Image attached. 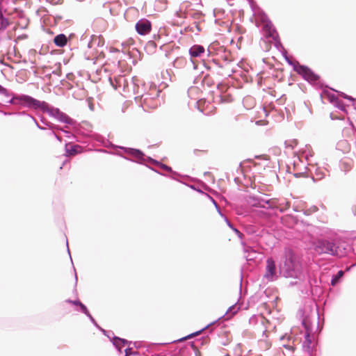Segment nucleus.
Masks as SVG:
<instances>
[{
	"label": "nucleus",
	"instance_id": "obj_1",
	"mask_svg": "<svg viewBox=\"0 0 356 356\" xmlns=\"http://www.w3.org/2000/svg\"><path fill=\"white\" fill-rule=\"evenodd\" d=\"M119 148L120 149H122L124 154H126L127 155L131 157V158H129L128 156H122L120 154H118L120 156H121L124 159L131 161L132 162H135V163H137L139 164L145 165L149 169L154 171L155 172H156L159 175H163V173H161L157 170H155L154 168L146 165V163H149L152 165H154L160 168L161 170H163L165 172H170L171 175L170 177L173 179L177 180V178L175 177V176H179V175L177 172L173 171L170 166H168L164 163H162L161 162H160L150 156H146L145 154V153L143 151H141L140 149H136V148H132V147H122V146L119 147Z\"/></svg>",
	"mask_w": 356,
	"mask_h": 356
},
{
	"label": "nucleus",
	"instance_id": "obj_2",
	"mask_svg": "<svg viewBox=\"0 0 356 356\" xmlns=\"http://www.w3.org/2000/svg\"><path fill=\"white\" fill-rule=\"evenodd\" d=\"M302 264L300 257L291 248L284 250L283 264L280 266V273L285 277L298 278L301 274Z\"/></svg>",
	"mask_w": 356,
	"mask_h": 356
},
{
	"label": "nucleus",
	"instance_id": "obj_3",
	"mask_svg": "<svg viewBox=\"0 0 356 356\" xmlns=\"http://www.w3.org/2000/svg\"><path fill=\"white\" fill-rule=\"evenodd\" d=\"M286 62L293 67V70L300 75L305 81L309 83L321 87L320 76L316 74L311 68L307 65H301L298 61H293L289 56L286 50L281 53Z\"/></svg>",
	"mask_w": 356,
	"mask_h": 356
},
{
	"label": "nucleus",
	"instance_id": "obj_4",
	"mask_svg": "<svg viewBox=\"0 0 356 356\" xmlns=\"http://www.w3.org/2000/svg\"><path fill=\"white\" fill-rule=\"evenodd\" d=\"M18 100L24 104V107L47 113L49 115L54 118H56L61 111L58 108L50 106L47 102L40 101L30 95L22 96Z\"/></svg>",
	"mask_w": 356,
	"mask_h": 356
},
{
	"label": "nucleus",
	"instance_id": "obj_5",
	"mask_svg": "<svg viewBox=\"0 0 356 356\" xmlns=\"http://www.w3.org/2000/svg\"><path fill=\"white\" fill-rule=\"evenodd\" d=\"M131 85L134 94L136 95L135 98H140L144 103H147L149 99L158 97L160 93V91L156 88L151 90V92H146L147 87L145 83L136 76L131 78Z\"/></svg>",
	"mask_w": 356,
	"mask_h": 356
},
{
	"label": "nucleus",
	"instance_id": "obj_6",
	"mask_svg": "<svg viewBox=\"0 0 356 356\" xmlns=\"http://www.w3.org/2000/svg\"><path fill=\"white\" fill-rule=\"evenodd\" d=\"M269 195L267 194L250 195L248 202L250 204L254 207H261L267 209L275 206V200L268 198Z\"/></svg>",
	"mask_w": 356,
	"mask_h": 356
},
{
	"label": "nucleus",
	"instance_id": "obj_7",
	"mask_svg": "<svg viewBox=\"0 0 356 356\" xmlns=\"http://www.w3.org/2000/svg\"><path fill=\"white\" fill-rule=\"evenodd\" d=\"M338 247L334 241L326 239H318L314 243V250L319 254H326L332 256H337Z\"/></svg>",
	"mask_w": 356,
	"mask_h": 356
},
{
	"label": "nucleus",
	"instance_id": "obj_8",
	"mask_svg": "<svg viewBox=\"0 0 356 356\" xmlns=\"http://www.w3.org/2000/svg\"><path fill=\"white\" fill-rule=\"evenodd\" d=\"M108 81L115 90L122 88L123 92H129L131 89V78L128 79L124 75L110 76Z\"/></svg>",
	"mask_w": 356,
	"mask_h": 356
},
{
	"label": "nucleus",
	"instance_id": "obj_9",
	"mask_svg": "<svg viewBox=\"0 0 356 356\" xmlns=\"http://www.w3.org/2000/svg\"><path fill=\"white\" fill-rule=\"evenodd\" d=\"M0 94L8 99L6 101L7 104L19 107H24V104L21 103L18 99L21 98L22 96H29V95L26 94L15 93L1 85H0Z\"/></svg>",
	"mask_w": 356,
	"mask_h": 356
},
{
	"label": "nucleus",
	"instance_id": "obj_10",
	"mask_svg": "<svg viewBox=\"0 0 356 356\" xmlns=\"http://www.w3.org/2000/svg\"><path fill=\"white\" fill-rule=\"evenodd\" d=\"M264 277L268 282L275 281L278 278L275 261L272 257L268 258L266 260V272Z\"/></svg>",
	"mask_w": 356,
	"mask_h": 356
},
{
	"label": "nucleus",
	"instance_id": "obj_11",
	"mask_svg": "<svg viewBox=\"0 0 356 356\" xmlns=\"http://www.w3.org/2000/svg\"><path fill=\"white\" fill-rule=\"evenodd\" d=\"M237 310L235 309V306L234 305H232L231 307H229V309H227V311L226 312V313L223 315V316H221L220 317H219L217 320L210 323L209 324H208L207 325H206L204 328H202V330L197 331V332H195L194 333H192L189 335H188L187 337H184L181 339H179V341H182L185 339H190L193 336H197L198 335L200 332H202L203 330H207V329H209L211 327H213V325H215L216 324L218 323L219 321L222 319V318H225V316L229 314H231L232 315H234L236 313Z\"/></svg>",
	"mask_w": 356,
	"mask_h": 356
},
{
	"label": "nucleus",
	"instance_id": "obj_12",
	"mask_svg": "<svg viewBox=\"0 0 356 356\" xmlns=\"http://www.w3.org/2000/svg\"><path fill=\"white\" fill-rule=\"evenodd\" d=\"M135 28L139 35H145L151 31L152 23L145 18L140 19L136 22Z\"/></svg>",
	"mask_w": 356,
	"mask_h": 356
},
{
	"label": "nucleus",
	"instance_id": "obj_13",
	"mask_svg": "<svg viewBox=\"0 0 356 356\" xmlns=\"http://www.w3.org/2000/svg\"><path fill=\"white\" fill-rule=\"evenodd\" d=\"M264 30L266 33V37L268 38H272L273 40H275V36L276 35H279L272 22L264 15Z\"/></svg>",
	"mask_w": 356,
	"mask_h": 356
},
{
	"label": "nucleus",
	"instance_id": "obj_14",
	"mask_svg": "<svg viewBox=\"0 0 356 356\" xmlns=\"http://www.w3.org/2000/svg\"><path fill=\"white\" fill-rule=\"evenodd\" d=\"M74 34L71 33L69 37H67L64 33H59L56 35L54 38V43L56 47H64L66 46L68 43V42L70 40V39L73 37Z\"/></svg>",
	"mask_w": 356,
	"mask_h": 356
},
{
	"label": "nucleus",
	"instance_id": "obj_15",
	"mask_svg": "<svg viewBox=\"0 0 356 356\" xmlns=\"http://www.w3.org/2000/svg\"><path fill=\"white\" fill-rule=\"evenodd\" d=\"M227 87L221 83L218 85V90L220 91V94L216 97V99H219V102L221 103H227L232 101V97L230 95L225 93Z\"/></svg>",
	"mask_w": 356,
	"mask_h": 356
},
{
	"label": "nucleus",
	"instance_id": "obj_16",
	"mask_svg": "<svg viewBox=\"0 0 356 356\" xmlns=\"http://www.w3.org/2000/svg\"><path fill=\"white\" fill-rule=\"evenodd\" d=\"M66 302L69 304H72L73 305H75L78 307V308L76 309L77 312H80L83 314H84L86 316H89L90 315V313L87 308V307L79 300H71V299H67L65 300Z\"/></svg>",
	"mask_w": 356,
	"mask_h": 356
},
{
	"label": "nucleus",
	"instance_id": "obj_17",
	"mask_svg": "<svg viewBox=\"0 0 356 356\" xmlns=\"http://www.w3.org/2000/svg\"><path fill=\"white\" fill-rule=\"evenodd\" d=\"M104 45V40L101 35H92L90 40L88 43V49L102 47Z\"/></svg>",
	"mask_w": 356,
	"mask_h": 356
},
{
	"label": "nucleus",
	"instance_id": "obj_18",
	"mask_svg": "<svg viewBox=\"0 0 356 356\" xmlns=\"http://www.w3.org/2000/svg\"><path fill=\"white\" fill-rule=\"evenodd\" d=\"M241 244L243 246V250L245 253H248V254L245 256L246 259L248 261H252L255 258V254L257 252L254 250L252 247L248 245L245 241H243V239H241Z\"/></svg>",
	"mask_w": 356,
	"mask_h": 356
},
{
	"label": "nucleus",
	"instance_id": "obj_19",
	"mask_svg": "<svg viewBox=\"0 0 356 356\" xmlns=\"http://www.w3.org/2000/svg\"><path fill=\"white\" fill-rule=\"evenodd\" d=\"M205 53L204 47L200 44L193 45L189 49V54L191 58H195L202 56Z\"/></svg>",
	"mask_w": 356,
	"mask_h": 356
},
{
	"label": "nucleus",
	"instance_id": "obj_20",
	"mask_svg": "<svg viewBox=\"0 0 356 356\" xmlns=\"http://www.w3.org/2000/svg\"><path fill=\"white\" fill-rule=\"evenodd\" d=\"M327 98L329 102L334 104L335 107L346 113L347 112L343 103L338 98L337 95L334 94L328 93Z\"/></svg>",
	"mask_w": 356,
	"mask_h": 356
},
{
	"label": "nucleus",
	"instance_id": "obj_21",
	"mask_svg": "<svg viewBox=\"0 0 356 356\" xmlns=\"http://www.w3.org/2000/svg\"><path fill=\"white\" fill-rule=\"evenodd\" d=\"M81 147L78 145H72L70 143H66L65 147V156H74L80 152Z\"/></svg>",
	"mask_w": 356,
	"mask_h": 356
},
{
	"label": "nucleus",
	"instance_id": "obj_22",
	"mask_svg": "<svg viewBox=\"0 0 356 356\" xmlns=\"http://www.w3.org/2000/svg\"><path fill=\"white\" fill-rule=\"evenodd\" d=\"M56 119L60 122L70 125H74L76 124V121L74 119L71 118L69 115L62 111H60Z\"/></svg>",
	"mask_w": 356,
	"mask_h": 356
},
{
	"label": "nucleus",
	"instance_id": "obj_23",
	"mask_svg": "<svg viewBox=\"0 0 356 356\" xmlns=\"http://www.w3.org/2000/svg\"><path fill=\"white\" fill-rule=\"evenodd\" d=\"M290 207L289 202H280L278 200H275V206L271 208L273 211H279L280 213H283L286 211Z\"/></svg>",
	"mask_w": 356,
	"mask_h": 356
},
{
	"label": "nucleus",
	"instance_id": "obj_24",
	"mask_svg": "<svg viewBox=\"0 0 356 356\" xmlns=\"http://www.w3.org/2000/svg\"><path fill=\"white\" fill-rule=\"evenodd\" d=\"M313 168H314V175L312 176V179L314 181H315L316 180L322 179L326 175L325 172H328L327 169L323 170L319 167L314 166H313Z\"/></svg>",
	"mask_w": 356,
	"mask_h": 356
},
{
	"label": "nucleus",
	"instance_id": "obj_25",
	"mask_svg": "<svg viewBox=\"0 0 356 356\" xmlns=\"http://www.w3.org/2000/svg\"><path fill=\"white\" fill-rule=\"evenodd\" d=\"M344 274L345 271L340 270L337 273V274L332 275L330 282L331 285L332 286H335L339 283H341L344 276Z\"/></svg>",
	"mask_w": 356,
	"mask_h": 356
},
{
	"label": "nucleus",
	"instance_id": "obj_26",
	"mask_svg": "<svg viewBox=\"0 0 356 356\" xmlns=\"http://www.w3.org/2000/svg\"><path fill=\"white\" fill-rule=\"evenodd\" d=\"M145 49L146 52L149 54H154L156 49V44L155 41L149 40L145 46Z\"/></svg>",
	"mask_w": 356,
	"mask_h": 356
},
{
	"label": "nucleus",
	"instance_id": "obj_27",
	"mask_svg": "<svg viewBox=\"0 0 356 356\" xmlns=\"http://www.w3.org/2000/svg\"><path fill=\"white\" fill-rule=\"evenodd\" d=\"M224 220L226 222L228 227H230L234 232L237 236L240 239H243L244 235L230 222V220L227 218V216H224Z\"/></svg>",
	"mask_w": 356,
	"mask_h": 356
},
{
	"label": "nucleus",
	"instance_id": "obj_28",
	"mask_svg": "<svg viewBox=\"0 0 356 356\" xmlns=\"http://www.w3.org/2000/svg\"><path fill=\"white\" fill-rule=\"evenodd\" d=\"M304 166H306L299 157H297V160L293 161V170L295 171H304Z\"/></svg>",
	"mask_w": 356,
	"mask_h": 356
},
{
	"label": "nucleus",
	"instance_id": "obj_29",
	"mask_svg": "<svg viewBox=\"0 0 356 356\" xmlns=\"http://www.w3.org/2000/svg\"><path fill=\"white\" fill-rule=\"evenodd\" d=\"M112 339H113V345L114 346H117V345H116L117 341H120V343H121V345H122V348L123 346H124L125 345H127V344H129H129H131V343H132V342H131V341H128V340H127V339H122V338H120V337H117V336H115V334H114V336H113Z\"/></svg>",
	"mask_w": 356,
	"mask_h": 356
},
{
	"label": "nucleus",
	"instance_id": "obj_30",
	"mask_svg": "<svg viewBox=\"0 0 356 356\" xmlns=\"http://www.w3.org/2000/svg\"><path fill=\"white\" fill-rule=\"evenodd\" d=\"M225 65H220L218 60H213V63H214L216 65L218 66L219 67L224 68V69L227 71V72H226V73H225V74H226V75L230 76V74H229V71H231L232 73L236 72V70H230V69L229 68V67H228L229 61H228L227 60H225Z\"/></svg>",
	"mask_w": 356,
	"mask_h": 356
},
{
	"label": "nucleus",
	"instance_id": "obj_31",
	"mask_svg": "<svg viewBox=\"0 0 356 356\" xmlns=\"http://www.w3.org/2000/svg\"><path fill=\"white\" fill-rule=\"evenodd\" d=\"M275 40H273L274 42V47L279 51H280L281 53L282 52V51H284L285 49L284 47H283L282 44L281 43V41H280V36L279 35H276L275 36Z\"/></svg>",
	"mask_w": 356,
	"mask_h": 356
},
{
	"label": "nucleus",
	"instance_id": "obj_32",
	"mask_svg": "<svg viewBox=\"0 0 356 356\" xmlns=\"http://www.w3.org/2000/svg\"><path fill=\"white\" fill-rule=\"evenodd\" d=\"M307 170H308L307 166H304V171H300V172L296 171V172H294L293 175L295 177H297V178L301 177H308Z\"/></svg>",
	"mask_w": 356,
	"mask_h": 356
},
{
	"label": "nucleus",
	"instance_id": "obj_33",
	"mask_svg": "<svg viewBox=\"0 0 356 356\" xmlns=\"http://www.w3.org/2000/svg\"><path fill=\"white\" fill-rule=\"evenodd\" d=\"M336 92H338V94H339V95L340 97H343L344 99H348V100H349L350 102H355V99H354L353 97L349 96V95L345 94L343 92H339V91H337V90H336Z\"/></svg>",
	"mask_w": 356,
	"mask_h": 356
},
{
	"label": "nucleus",
	"instance_id": "obj_34",
	"mask_svg": "<svg viewBox=\"0 0 356 356\" xmlns=\"http://www.w3.org/2000/svg\"><path fill=\"white\" fill-rule=\"evenodd\" d=\"M124 353L126 356L136 355L138 354V352L134 351L131 348H127L124 350Z\"/></svg>",
	"mask_w": 356,
	"mask_h": 356
},
{
	"label": "nucleus",
	"instance_id": "obj_35",
	"mask_svg": "<svg viewBox=\"0 0 356 356\" xmlns=\"http://www.w3.org/2000/svg\"><path fill=\"white\" fill-rule=\"evenodd\" d=\"M305 343H307L308 347H309V345L312 343L310 334L307 331L305 336Z\"/></svg>",
	"mask_w": 356,
	"mask_h": 356
},
{
	"label": "nucleus",
	"instance_id": "obj_36",
	"mask_svg": "<svg viewBox=\"0 0 356 356\" xmlns=\"http://www.w3.org/2000/svg\"><path fill=\"white\" fill-rule=\"evenodd\" d=\"M51 126L52 127L51 128H49V129H51V131H55V130H60L62 131H63L64 133L65 134H69L68 131H66L65 130H63V129H61L58 125H56L53 123H51Z\"/></svg>",
	"mask_w": 356,
	"mask_h": 356
},
{
	"label": "nucleus",
	"instance_id": "obj_37",
	"mask_svg": "<svg viewBox=\"0 0 356 356\" xmlns=\"http://www.w3.org/2000/svg\"><path fill=\"white\" fill-rule=\"evenodd\" d=\"M40 121L42 123H43L44 125H46L48 128H51V122L47 120L44 117L40 118Z\"/></svg>",
	"mask_w": 356,
	"mask_h": 356
},
{
	"label": "nucleus",
	"instance_id": "obj_38",
	"mask_svg": "<svg viewBox=\"0 0 356 356\" xmlns=\"http://www.w3.org/2000/svg\"><path fill=\"white\" fill-rule=\"evenodd\" d=\"M88 317L90 319V322L98 329L99 327V325H98L95 319L93 318V316L90 314Z\"/></svg>",
	"mask_w": 356,
	"mask_h": 356
},
{
	"label": "nucleus",
	"instance_id": "obj_39",
	"mask_svg": "<svg viewBox=\"0 0 356 356\" xmlns=\"http://www.w3.org/2000/svg\"><path fill=\"white\" fill-rule=\"evenodd\" d=\"M29 113L26 111H19V112H15V115H19V116H26V117H28L29 115Z\"/></svg>",
	"mask_w": 356,
	"mask_h": 356
},
{
	"label": "nucleus",
	"instance_id": "obj_40",
	"mask_svg": "<svg viewBox=\"0 0 356 356\" xmlns=\"http://www.w3.org/2000/svg\"><path fill=\"white\" fill-rule=\"evenodd\" d=\"M98 330H100L103 333L104 335H107L108 333H111L113 334V336H114V333L113 331H107L100 326L98 328Z\"/></svg>",
	"mask_w": 356,
	"mask_h": 356
},
{
	"label": "nucleus",
	"instance_id": "obj_41",
	"mask_svg": "<svg viewBox=\"0 0 356 356\" xmlns=\"http://www.w3.org/2000/svg\"><path fill=\"white\" fill-rule=\"evenodd\" d=\"M215 208L216 209V211L219 213V215L224 218V216H226L221 211V209L218 204H216Z\"/></svg>",
	"mask_w": 356,
	"mask_h": 356
},
{
	"label": "nucleus",
	"instance_id": "obj_42",
	"mask_svg": "<svg viewBox=\"0 0 356 356\" xmlns=\"http://www.w3.org/2000/svg\"><path fill=\"white\" fill-rule=\"evenodd\" d=\"M51 136H54L58 141H62V138L59 136L54 131H51L49 134Z\"/></svg>",
	"mask_w": 356,
	"mask_h": 356
},
{
	"label": "nucleus",
	"instance_id": "obj_43",
	"mask_svg": "<svg viewBox=\"0 0 356 356\" xmlns=\"http://www.w3.org/2000/svg\"><path fill=\"white\" fill-rule=\"evenodd\" d=\"M234 181L238 186L243 184L242 179L240 177H235Z\"/></svg>",
	"mask_w": 356,
	"mask_h": 356
},
{
	"label": "nucleus",
	"instance_id": "obj_44",
	"mask_svg": "<svg viewBox=\"0 0 356 356\" xmlns=\"http://www.w3.org/2000/svg\"><path fill=\"white\" fill-rule=\"evenodd\" d=\"M117 346H115V348L120 352L122 353V345L120 341H117L116 343Z\"/></svg>",
	"mask_w": 356,
	"mask_h": 356
},
{
	"label": "nucleus",
	"instance_id": "obj_45",
	"mask_svg": "<svg viewBox=\"0 0 356 356\" xmlns=\"http://www.w3.org/2000/svg\"><path fill=\"white\" fill-rule=\"evenodd\" d=\"M27 118H29V120H32L35 124H37V120L32 115L29 114Z\"/></svg>",
	"mask_w": 356,
	"mask_h": 356
},
{
	"label": "nucleus",
	"instance_id": "obj_46",
	"mask_svg": "<svg viewBox=\"0 0 356 356\" xmlns=\"http://www.w3.org/2000/svg\"><path fill=\"white\" fill-rule=\"evenodd\" d=\"M86 58L87 60H95L97 59V56H96V55H95V56H92L91 58H90V57H89V56H86ZM93 63H95V61H94Z\"/></svg>",
	"mask_w": 356,
	"mask_h": 356
},
{
	"label": "nucleus",
	"instance_id": "obj_47",
	"mask_svg": "<svg viewBox=\"0 0 356 356\" xmlns=\"http://www.w3.org/2000/svg\"><path fill=\"white\" fill-rule=\"evenodd\" d=\"M207 197L211 200V201L212 202V203L213 204V205L216 207V204H218V203L216 202V201L212 197H211L209 195L207 194Z\"/></svg>",
	"mask_w": 356,
	"mask_h": 356
},
{
	"label": "nucleus",
	"instance_id": "obj_48",
	"mask_svg": "<svg viewBox=\"0 0 356 356\" xmlns=\"http://www.w3.org/2000/svg\"><path fill=\"white\" fill-rule=\"evenodd\" d=\"M61 19H63V17L60 16V15H56L55 16V21L56 22H58L59 21H60Z\"/></svg>",
	"mask_w": 356,
	"mask_h": 356
},
{
	"label": "nucleus",
	"instance_id": "obj_49",
	"mask_svg": "<svg viewBox=\"0 0 356 356\" xmlns=\"http://www.w3.org/2000/svg\"><path fill=\"white\" fill-rule=\"evenodd\" d=\"M106 336L109 339L111 342L113 343V340L112 339L113 334L111 333H108L107 335H106Z\"/></svg>",
	"mask_w": 356,
	"mask_h": 356
},
{
	"label": "nucleus",
	"instance_id": "obj_50",
	"mask_svg": "<svg viewBox=\"0 0 356 356\" xmlns=\"http://www.w3.org/2000/svg\"><path fill=\"white\" fill-rule=\"evenodd\" d=\"M35 124L40 130H44L45 129V128L44 127L41 126L38 122H37V124Z\"/></svg>",
	"mask_w": 356,
	"mask_h": 356
},
{
	"label": "nucleus",
	"instance_id": "obj_51",
	"mask_svg": "<svg viewBox=\"0 0 356 356\" xmlns=\"http://www.w3.org/2000/svg\"><path fill=\"white\" fill-rule=\"evenodd\" d=\"M3 114L5 115H15V112H13V113H10V112H6V111H2Z\"/></svg>",
	"mask_w": 356,
	"mask_h": 356
},
{
	"label": "nucleus",
	"instance_id": "obj_52",
	"mask_svg": "<svg viewBox=\"0 0 356 356\" xmlns=\"http://www.w3.org/2000/svg\"><path fill=\"white\" fill-rule=\"evenodd\" d=\"M356 266V264H352L350 267H347V268H346L345 272H348V271L351 269V268H353V267H354V266Z\"/></svg>",
	"mask_w": 356,
	"mask_h": 356
},
{
	"label": "nucleus",
	"instance_id": "obj_53",
	"mask_svg": "<svg viewBox=\"0 0 356 356\" xmlns=\"http://www.w3.org/2000/svg\"><path fill=\"white\" fill-rule=\"evenodd\" d=\"M159 38H160V35H158V34H157V35H156V34H154V35H153V40H154H154H158V39H159Z\"/></svg>",
	"mask_w": 356,
	"mask_h": 356
},
{
	"label": "nucleus",
	"instance_id": "obj_54",
	"mask_svg": "<svg viewBox=\"0 0 356 356\" xmlns=\"http://www.w3.org/2000/svg\"><path fill=\"white\" fill-rule=\"evenodd\" d=\"M190 187L194 190H196L197 191H198L199 193H204L203 191H202L200 189H196L195 187L194 186H190Z\"/></svg>",
	"mask_w": 356,
	"mask_h": 356
},
{
	"label": "nucleus",
	"instance_id": "obj_55",
	"mask_svg": "<svg viewBox=\"0 0 356 356\" xmlns=\"http://www.w3.org/2000/svg\"><path fill=\"white\" fill-rule=\"evenodd\" d=\"M238 171H240V172L243 174V170H242V168H241V164H240L239 166L238 167L237 172Z\"/></svg>",
	"mask_w": 356,
	"mask_h": 356
},
{
	"label": "nucleus",
	"instance_id": "obj_56",
	"mask_svg": "<svg viewBox=\"0 0 356 356\" xmlns=\"http://www.w3.org/2000/svg\"><path fill=\"white\" fill-rule=\"evenodd\" d=\"M22 21H24V26H27V24H28V20H27V19L22 18Z\"/></svg>",
	"mask_w": 356,
	"mask_h": 356
},
{
	"label": "nucleus",
	"instance_id": "obj_57",
	"mask_svg": "<svg viewBox=\"0 0 356 356\" xmlns=\"http://www.w3.org/2000/svg\"><path fill=\"white\" fill-rule=\"evenodd\" d=\"M284 347L288 349H293L292 346L290 345H284Z\"/></svg>",
	"mask_w": 356,
	"mask_h": 356
},
{
	"label": "nucleus",
	"instance_id": "obj_58",
	"mask_svg": "<svg viewBox=\"0 0 356 356\" xmlns=\"http://www.w3.org/2000/svg\"><path fill=\"white\" fill-rule=\"evenodd\" d=\"M66 244H67V247H68V241H67V242H66ZM67 252H68L69 254L70 255V249H69V248H67Z\"/></svg>",
	"mask_w": 356,
	"mask_h": 356
},
{
	"label": "nucleus",
	"instance_id": "obj_59",
	"mask_svg": "<svg viewBox=\"0 0 356 356\" xmlns=\"http://www.w3.org/2000/svg\"><path fill=\"white\" fill-rule=\"evenodd\" d=\"M76 283H77V275L75 273V284H76Z\"/></svg>",
	"mask_w": 356,
	"mask_h": 356
},
{
	"label": "nucleus",
	"instance_id": "obj_60",
	"mask_svg": "<svg viewBox=\"0 0 356 356\" xmlns=\"http://www.w3.org/2000/svg\"><path fill=\"white\" fill-rule=\"evenodd\" d=\"M302 324H303V325L305 327V328L307 330V327H306V325H305V321H302Z\"/></svg>",
	"mask_w": 356,
	"mask_h": 356
},
{
	"label": "nucleus",
	"instance_id": "obj_61",
	"mask_svg": "<svg viewBox=\"0 0 356 356\" xmlns=\"http://www.w3.org/2000/svg\"><path fill=\"white\" fill-rule=\"evenodd\" d=\"M353 106H354V108L356 109V102H353Z\"/></svg>",
	"mask_w": 356,
	"mask_h": 356
},
{
	"label": "nucleus",
	"instance_id": "obj_62",
	"mask_svg": "<svg viewBox=\"0 0 356 356\" xmlns=\"http://www.w3.org/2000/svg\"><path fill=\"white\" fill-rule=\"evenodd\" d=\"M242 280H243V275H242V274H241V278H240L241 283L242 282Z\"/></svg>",
	"mask_w": 356,
	"mask_h": 356
},
{
	"label": "nucleus",
	"instance_id": "obj_63",
	"mask_svg": "<svg viewBox=\"0 0 356 356\" xmlns=\"http://www.w3.org/2000/svg\"><path fill=\"white\" fill-rule=\"evenodd\" d=\"M170 356H179L178 354H174V355H172Z\"/></svg>",
	"mask_w": 356,
	"mask_h": 356
},
{
	"label": "nucleus",
	"instance_id": "obj_64",
	"mask_svg": "<svg viewBox=\"0 0 356 356\" xmlns=\"http://www.w3.org/2000/svg\"><path fill=\"white\" fill-rule=\"evenodd\" d=\"M222 343L223 346H226L227 344V343H225V342H222Z\"/></svg>",
	"mask_w": 356,
	"mask_h": 356
}]
</instances>
